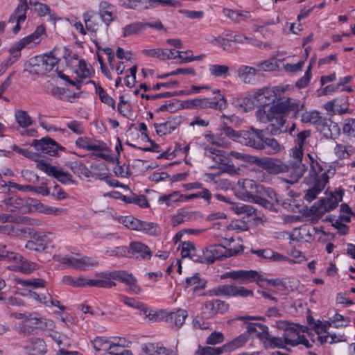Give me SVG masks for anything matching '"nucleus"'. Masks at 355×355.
I'll return each instance as SVG.
<instances>
[{
    "label": "nucleus",
    "mask_w": 355,
    "mask_h": 355,
    "mask_svg": "<svg viewBox=\"0 0 355 355\" xmlns=\"http://www.w3.org/2000/svg\"><path fill=\"white\" fill-rule=\"evenodd\" d=\"M304 108V101L288 98L269 108V122L277 123V125L284 126L290 114L293 118L296 119L298 117L299 112Z\"/></svg>",
    "instance_id": "obj_2"
},
{
    "label": "nucleus",
    "mask_w": 355,
    "mask_h": 355,
    "mask_svg": "<svg viewBox=\"0 0 355 355\" xmlns=\"http://www.w3.org/2000/svg\"><path fill=\"white\" fill-rule=\"evenodd\" d=\"M0 257H1V260L12 263H14L15 261H20L21 259V255L14 252L8 251L5 248L0 249Z\"/></svg>",
    "instance_id": "obj_56"
},
{
    "label": "nucleus",
    "mask_w": 355,
    "mask_h": 355,
    "mask_svg": "<svg viewBox=\"0 0 355 355\" xmlns=\"http://www.w3.org/2000/svg\"><path fill=\"white\" fill-rule=\"evenodd\" d=\"M292 159L288 161L290 168L292 170V182H297L306 171V166L302 164L303 148L295 146L291 150Z\"/></svg>",
    "instance_id": "obj_9"
},
{
    "label": "nucleus",
    "mask_w": 355,
    "mask_h": 355,
    "mask_svg": "<svg viewBox=\"0 0 355 355\" xmlns=\"http://www.w3.org/2000/svg\"><path fill=\"white\" fill-rule=\"evenodd\" d=\"M44 61V67L45 73L51 71L58 64L60 59L55 57V51H51L49 53L38 55Z\"/></svg>",
    "instance_id": "obj_37"
},
{
    "label": "nucleus",
    "mask_w": 355,
    "mask_h": 355,
    "mask_svg": "<svg viewBox=\"0 0 355 355\" xmlns=\"http://www.w3.org/2000/svg\"><path fill=\"white\" fill-rule=\"evenodd\" d=\"M76 56V60L78 61V68L75 70L78 76L80 78H87L91 76L90 69L87 67L86 62L82 60H78Z\"/></svg>",
    "instance_id": "obj_51"
},
{
    "label": "nucleus",
    "mask_w": 355,
    "mask_h": 355,
    "mask_svg": "<svg viewBox=\"0 0 355 355\" xmlns=\"http://www.w3.org/2000/svg\"><path fill=\"white\" fill-rule=\"evenodd\" d=\"M71 168L74 173L78 175H84L87 178L94 176L92 172L89 171L86 166L80 162L76 161L71 163Z\"/></svg>",
    "instance_id": "obj_46"
},
{
    "label": "nucleus",
    "mask_w": 355,
    "mask_h": 355,
    "mask_svg": "<svg viewBox=\"0 0 355 355\" xmlns=\"http://www.w3.org/2000/svg\"><path fill=\"white\" fill-rule=\"evenodd\" d=\"M260 184H257L254 180H245L243 182L242 195L247 200L252 202L254 197L256 196L258 186Z\"/></svg>",
    "instance_id": "obj_28"
},
{
    "label": "nucleus",
    "mask_w": 355,
    "mask_h": 355,
    "mask_svg": "<svg viewBox=\"0 0 355 355\" xmlns=\"http://www.w3.org/2000/svg\"><path fill=\"white\" fill-rule=\"evenodd\" d=\"M254 66L257 68L258 73L261 71H275L278 68L277 62L275 58L256 62L254 63Z\"/></svg>",
    "instance_id": "obj_35"
},
{
    "label": "nucleus",
    "mask_w": 355,
    "mask_h": 355,
    "mask_svg": "<svg viewBox=\"0 0 355 355\" xmlns=\"http://www.w3.org/2000/svg\"><path fill=\"white\" fill-rule=\"evenodd\" d=\"M205 98L187 100L182 102L183 108L187 109H205Z\"/></svg>",
    "instance_id": "obj_48"
},
{
    "label": "nucleus",
    "mask_w": 355,
    "mask_h": 355,
    "mask_svg": "<svg viewBox=\"0 0 355 355\" xmlns=\"http://www.w3.org/2000/svg\"><path fill=\"white\" fill-rule=\"evenodd\" d=\"M62 282L67 285L73 287H85L84 277L74 278L69 275H65L62 277Z\"/></svg>",
    "instance_id": "obj_59"
},
{
    "label": "nucleus",
    "mask_w": 355,
    "mask_h": 355,
    "mask_svg": "<svg viewBox=\"0 0 355 355\" xmlns=\"http://www.w3.org/2000/svg\"><path fill=\"white\" fill-rule=\"evenodd\" d=\"M225 241L229 248L222 244H213L202 251L205 263L211 264L217 260L237 255L243 250V246L240 243L241 238L231 237L230 239H225Z\"/></svg>",
    "instance_id": "obj_1"
},
{
    "label": "nucleus",
    "mask_w": 355,
    "mask_h": 355,
    "mask_svg": "<svg viewBox=\"0 0 355 355\" xmlns=\"http://www.w3.org/2000/svg\"><path fill=\"white\" fill-rule=\"evenodd\" d=\"M252 98L257 101L259 106L268 105L270 102L274 101L271 89L268 88L258 89L253 93Z\"/></svg>",
    "instance_id": "obj_25"
},
{
    "label": "nucleus",
    "mask_w": 355,
    "mask_h": 355,
    "mask_svg": "<svg viewBox=\"0 0 355 355\" xmlns=\"http://www.w3.org/2000/svg\"><path fill=\"white\" fill-rule=\"evenodd\" d=\"M343 192L342 191H335L331 193L330 197L321 198L317 202L316 209L319 214H324L334 209L338 202L343 200Z\"/></svg>",
    "instance_id": "obj_14"
},
{
    "label": "nucleus",
    "mask_w": 355,
    "mask_h": 355,
    "mask_svg": "<svg viewBox=\"0 0 355 355\" xmlns=\"http://www.w3.org/2000/svg\"><path fill=\"white\" fill-rule=\"evenodd\" d=\"M143 355H176L159 343H147L142 346Z\"/></svg>",
    "instance_id": "obj_22"
},
{
    "label": "nucleus",
    "mask_w": 355,
    "mask_h": 355,
    "mask_svg": "<svg viewBox=\"0 0 355 355\" xmlns=\"http://www.w3.org/2000/svg\"><path fill=\"white\" fill-rule=\"evenodd\" d=\"M129 250L130 251L131 257L136 255L137 257L139 256L143 259H150L151 257V251L150 248L141 242H131Z\"/></svg>",
    "instance_id": "obj_24"
},
{
    "label": "nucleus",
    "mask_w": 355,
    "mask_h": 355,
    "mask_svg": "<svg viewBox=\"0 0 355 355\" xmlns=\"http://www.w3.org/2000/svg\"><path fill=\"white\" fill-rule=\"evenodd\" d=\"M235 285L225 284L218 286L214 289L216 295H225L228 297H234Z\"/></svg>",
    "instance_id": "obj_55"
},
{
    "label": "nucleus",
    "mask_w": 355,
    "mask_h": 355,
    "mask_svg": "<svg viewBox=\"0 0 355 355\" xmlns=\"http://www.w3.org/2000/svg\"><path fill=\"white\" fill-rule=\"evenodd\" d=\"M141 53L147 56L152 58H157L162 60H165V51L164 49H144Z\"/></svg>",
    "instance_id": "obj_62"
},
{
    "label": "nucleus",
    "mask_w": 355,
    "mask_h": 355,
    "mask_svg": "<svg viewBox=\"0 0 355 355\" xmlns=\"http://www.w3.org/2000/svg\"><path fill=\"white\" fill-rule=\"evenodd\" d=\"M264 130L250 127L248 130H241L239 143L255 149L263 150Z\"/></svg>",
    "instance_id": "obj_7"
},
{
    "label": "nucleus",
    "mask_w": 355,
    "mask_h": 355,
    "mask_svg": "<svg viewBox=\"0 0 355 355\" xmlns=\"http://www.w3.org/2000/svg\"><path fill=\"white\" fill-rule=\"evenodd\" d=\"M32 236L35 240L28 241L25 245L26 249L42 252L49 248V245L51 242L46 235L35 232L33 233Z\"/></svg>",
    "instance_id": "obj_17"
},
{
    "label": "nucleus",
    "mask_w": 355,
    "mask_h": 355,
    "mask_svg": "<svg viewBox=\"0 0 355 355\" xmlns=\"http://www.w3.org/2000/svg\"><path fill=\"white\" fill-rule=\"evenodd\" d=\"M31 146L35 147L36 150L50 156H56L58 154V150H63L64 147L60 146L53 139L46 137L40 140L33 139Z\"/></svg>",
    "instance_id": "obj_10"
},
{
    "label": "nucleus",
    "mask_w": 355,
    "mask_h": 355,
    "mask_svg": "<svg viewBox=\"0 0 355 355\" xmlns=\"http://www.w3.org/2000/svg\"><path fill=\"white\" fill-rule=\"evenodd\" d=\"M29 355H44L46 352V345L44 340L33 338L24 347Z\"/></svg>",
    "instance_id": "obj_18"
},
{
    "label": "nucleus",
    "mask_w": 355,
    "mask_h": 355,
    "mask_svg": "<svg viewBox=\"0 0 355 355\" xmlns=\"http://www.w3.org/2000/svg\"><path fill=\"white\" fill-rule=\"evenodd\" d=\"M343 132L344 134L355 137V119L349 118L345 120Z\"/></svg>",
    "instance_id": "obj_61"
},
{
    "label": "nucleus",
    "mask_w": 355,
    "mask_h": 355,
    "mask_svg": "<svg viewBox=\"0 0 355 355\" xmlns=\"http://www.w3.org/2000/svg\"><path fill=\"white\" fill-rule=\"evenodd\" d=\"M205 155L211 158L220 166L229 161L228 157L224 155V151L213 147L207 146L205 148Z\"/></svg>",
    "instance_id": "obj_27"
},
{
    "label": "nucleus",
    "mask_w": 355,
    "mask_h": 355,
    "mask_svg": "<svg viewBox=\"0 0 355 355\" xmlns=\"http://www.w3.org/2000/svg\"><path fill=\"white\" fill-rule=\"evenodd\" d=\"M224 277L234 279L240 284L256 282L259 286H261V282L265 280L257 271L253 270L230 271L224 274Z\"/></svg>",
    "instance_id": "obj_8"
},
{
    "label": "nucleus",
    "mask_w": 355,
    "mask_h": 355,
    "mask_svg": "<svg viewBox=\"0 0 355 355\" xmlns=\"http://www.w3.org/2000/svg\"><path fill=\"white\" fill-rule=\"evenodd\" d=\"M219 89H216L214 94H219L218 97L214 98H205V109L212 108L218 110H223L227 107V101L220 94Z\"/></svg>",
    "instance_id": "obj_23"
},
{
    "label": "nucleus",
    "mask_w": 355,
    "mask_h": 355,
    "mask_svg": "<svg viewBox=\"0 0 355 355\" xmlns=\"http://www.w3.org/2000/svg\"><path fill=\"white\" fill-rule=\"evenodd\" d=\"M53 259L60 262L62 264L80 270H88L91 268L96 267L98 265V262L94 258L86 256L67 255L65 257H60L55 255L53 256Z\"/></svg>",
    "instance_id": "obj_5"
},
{
    "label": "nucleus",
    "mask_w": 355,
    "mask_h": 355,
    "mask_svg": "<svg viewBox=\"0 0 355 355\" xmlns=\"http://www.w3.org/2000/svg\"><path fill=\"white\" fill-rule=\"evenodd\" d=\"M36 167L48 175L56 178L61 183L65 184L71 180V175L69 173L64 172L62 169H58L55 166H51L44 162L37 163Z\"/></svg>",
    "instance_id": "obj_15"
},
{
    "label": "nucleus",
    "mask_w": 355,
    "mask_h": 355,
    "mask_svg": "<svg viewBox=\"0 0 355 355\" xmlns=\"http://www.w3.org/2000/svg\"><path fill=\"white\" fill-rule=\"evenodd\" d=\"M119 300L126 304L128 306L141 311L147 314L148 307L141 302L137 301L135 298H131L123 295H119Z\"/></svg>",
    "instance_id": "obj_36"
},
{
    "label": "nucleus",
    "mask_w": 355,
    "mask_h": 355,
    "mask_svg": "<svg viewBox=\"0 0 355 355\" xmlns=\"http://www.w3.org/2000/svg\"><path fill=\"white\" fill-rule=\"evenodd\" d=\"M277 325L278 328L284 329L282 336L287 345L295 347L299 345V342H297L300 336L297 330L298 324H289L286 321H279Z\"/></svg>",
    "instance_id": "obj_12"
},
{
    "label": "nucleus",
    "mask_w": 355,
    "mask_h": 355,
    "mask_svg": "<svg viewBox=\"0 0 355 355\" xmlns=\"http://www.w3.org/2000/svg\"><path fill=\"white\" fill-rule=\"evenodd\" d=\"M190 286H193V292H196L205 288L206 281L201 279L198 273H196L192 277H187L185 280V288Z\"/></svg>",
    "instance_id": "obj_33"
},
{
    "label": "nucleus",
    "mask_w": 355,
    "mask_h": 355,
    "mask_svg": "<svg viewBox=\"0 0 355 355\" xmlns=\"http://www.w3.org/2000/svg\"><path fill=\"white\" fill-rule=\"evenodd\" d=\"M252 202L263 205L269 210L274 209L275 202L277 205H282L284 207H286L288 205L272 188L265 187L262 184L258 186L256 196L254 197Z\"/></svg>",
    "instance_id": "obj_4"
},
{
    "label": "nucleus",
    "mask_w": 355,
    "mask_h": 355,
    "mask_svg": "<svg viewBox=\"0 0 355 355\" xmlns=\"http://www.w3.org/2000/svg\"><path fill=\"white\" fill-rule=\"evenodd\" d=\"M15 118L17 123L22 128H28L33 123V120L25 110H17L15 113Z\"/></svg>",
    "instance_id": "obj_38"
},
{
    "label": "nucleus",
    "mask_w": 355,
    "mask_h": 355,
    "mask_svg": "<svg viewBox=\"0 0 355 355\" xmlns=\"http://www.w3.org/2000/svg\"><path fill=\"white\" fill-rule=\"evenodd\" d=\"M35 264L25 259L22 256L20 261H15V262L8 266L10 270H19L23 273L28 274L35 269Z\"/></svg>",
    "instance_id": "obj_30"
},
{
    "label": "nucleus",
    "mask_w": 355,
    "mask_h": 355,
    "mask_svg": "<svg viewBox=\"0 0 355 355\" xmlns=\"http://www.w3.org/2000/svg\"><path fill=\"white\" fill-rule=\"evenodd\" d=\"M24 71L33 75L46 74L44 67V61L42 58L38 55L31 58L25 64Z\"/></svg>",
    "instance_id": "obj_21"
},
{
    "label": "nucleus",
    "mask_w": 355,
    "mask_h": 355,
    "mask_svg": "<svg viewBox=\"0 0 355 355\" xmlns=\"http://www.w3.org/2000/svg\"><path fill=\"white\" fill-rule=\"evenodd\" d=\"M223 13L225 17L236 23H240L241 21H244L250 17V14L248 11L239 12L228 8H224Z\"/></svg>",
    "instance_id": "obj_32"
},
{
    "label": "nucleus",
    "mask_w": 355,
    "mask_h": 355,
    "mask_svg": "<svg viewBox=\"0 0 355 355\" xmlns=\"http://www.w3.org/2000/svg\"><path fill=\"white\" fill-rule=\"evenodd\" d=\"M106 254L108 256H114V257H130V251L129 248L126 246H119L116 247L114 250H106Z\"/></svg>",
    "instance_id": "obj_60"
},
{
    "label": "nucleus",
    "mask_w": 355,
    "mask_h": 355,
    "mask_svg": "<svg viewBox=\"0 0 355 355\" xmlns=\"http://www.w3.org/2000/svg\"><path fill=\"white\" fill-rule=\"evenodd\" d=\"M221 130V135H224L229 138L236 141L239 143V139L241 137V130L240 132H237L234 130L231 127L227 125L225 123L223 125V126L220 128Z\"/></svg>",
    "instance_id": "obj_54"
},
{
    "label": "nucleus",
    "mask_w": 355,
    "mask_h": 355,
    "mask_svg": "<svg viewBox=\"0 0 355 355\" xmlns=\"http://www.w3.org/2000/svg\"><path fill=\"white\" fill-rule=\"evenodd\" d=\"M25 7L26 6L18 5L8 19L9 24L16 22V25L12 28L14 34H17L20 31V24L26 20L27 11L26 10Z\"/></svg>",
    "instance_id": "obj_20"
},
{
    "label": "nucleus",
    "mask_w": 355,
    "mask_h": 355,
    "mask_svg": "<svg viewBox=\"0 0 355 355\" xmlns=\"http://www.w3.org/2000/svg\"><path fill=\"white\" fill-rule=\"evenodd\" d=\"M258 74L257 68L248 65H241L237 69V75L239 79L245 84H252L255 81V77Z\"/></svg>",
    "instance_id": "obj_19"
},
{
    "label": "nucleus",
    "mask_w": 355,
    "mask_h": 355,
    "mask_svg": "<svg viewBox=\"0 0 355 355\" xmlns=\"http://www.w3.org/2000/svg\"><path fill=\"white\" fill-rule=\"evenodd\" d=\"M29 205L31 207L33 208L36 211L43 213L45 214H55L59 215L62 212V209L58 208H53L44 205L37 199H31Z\"/></svg>",
    "instance_id": "obj_31"
},
{
    "label": "nucleus",
    "mask_w": 355,
    "mask_h": 355,
    "mask_svg": "<svg viewBox=\"0 0 355 355\" xmlns=\"http://www.w3.org/2000/svg\"><path fill=\"white\" fill-rule=\"evenodd\" d=\"M257 164L272 173H290L291 182H292V170L289 164H286L280 160H272L270 158L257 159Z\"/></svg>",
    "instance_id": "obj_13"
},
{
    "label": "nucleus",
    "mask_w": 355,
    "mask_h": 355,
    "mask_svg": "<svg viewBox=\"0 0 355 355\" xmlns=\"http://www.w3.org/2000/svg\"><path fill=\"white\" fill-rule=\"evenodd\" d=\"M3 202L10 211H15L23 205V200L14 196L3 199Z\"/></svg>",
    "instance_id": "obj_47"
},
{
    "label": "nucleus",
    "mask_w": 355,
    "mask_h": 355,
    "mask_svg": "<svg viewBox=\"0 0 355 355\" xmlns=\"http://www.w3.org/2000/svg\"><path fill=\"white\" fill-rule=\"evenodd\" d=\"M108 275L111 279L125 284L128 286L127 290L128 292H132L135 294L141 293V289L137 284V280L132 274L128 273L125 270H112L108 272Z\"/></svg>",
    "instance_id": "obj_11"
},
{
    "label": "nucleus",
    "mask_w": 355,
    "mask_h": 355,
    "mask_svg": "<svg viewBox=\"0 0 355 355\" xmlns=\"http://www.w3.org/2000/svg\"><path fill=\"white\" fill-rule=\"evenodd\" d=\"M304 182L310 186L304 198L308 202H311L324 189L325 185L329 182V176L325 172L319 176L315 170L312 168L309 171V175L304 178Z\"/></svg>",
    "instance_id": "obj_3"
},
{
    "label": "nucleus",
    "mask_w": 355,
    "mask_h": 355,
    "mask_svg": "<svg viewBox=\"0 0 355 355\" xmlns=\"http://www.w3.org/2000/svg\"><path fill=\"white\" fill-rule=\"evenodd\" d=\"M123 200L126 203H134L141 207H148L149 204L145 196H123Z\"/></svg>",
    "instance_id": "obj_49"
},
{
    "label": "nucleus",
    "mask_w": 355,
    "mask_h": 355,
    "mask_svg": "<svg viewBox=\"0 0 355 355\" xmlns=\"http://www.w3.org/2000/svg\"><path fill=\"white\" fill-rule=\"evenodd\" d=\"M141 220L132 216L125 217L122 220V223L128 229L132 230L139 231L140 228Z\"/></svg>",
    "instance_id": "obj_57"
},
{
    "label": "nucleus",
    "mask_w": 355,
    "mask_h": 355,
    "mask_svg": "<svg viewBox=\"0 0 355 355\" xmlns=\"http://www.w3.org/2000/svg\"><path fill=\"white\" fill-rule=\"evenodd\" d=\"M317 129L327 139H335L340 132L338 123L327 119L320 121Z\"/></svg>",
    "instance_id": "obj_16"
},
{
    "label": "nucleus",
    "mask_w": 355,
    "mask_h": 355,
    "mask_svg": "<svg viewBox=\"0 0 355 355\" xmlns=\"http://www.w3.org/2000/svg\"><path fill=\"white\" fill-rule=\"evenodd\" d=\"M17 282L23 286L31 287L33 288H37L45 286V281L42 279H19Z\"/></svg>",
    "instance_id": "obj_52"
},
{
    "label": "nucleus",
    "mask_w": 355,
    "mask_h": 355,
    "mask_svg": "<svg viewBox=\"0 0 355 355\" xmlns=\"http://www.w3.org/2000/svg\"><path fill=\"white\" fill-rule=\"evenodd\" d=\"M84 21L87 31L96 32L98 30V24L96 23L94 16L90 15L89 12H87L84 15Z\"/></svg>",
    "instance_id": "obj_63"
},
{
    "label": "nucleus",
    "mask_w": 355,
    "mask_h": 355,
    "mask_svg": "<svg viewBox=\"0 0 355 355\" xmlns=\"http://www.w3.org/2000/svg\"><path fill=\"white\" fill-rule=\"evenodd\" d=\"M149 6L155 8L158 6H161L163 7L170 6V7H179L181 3L178 1L175 0H149Z\"/></svg>",
    "instance_id": "obj_58"
},
{
    "label": "nucleus",
    "mask_w": 355,
    "mask_h": 355,
    "mask_svg": "<svg viewBox=\"0 0 355 355\" xmlns=\"http://www.w3.org/2000/svg\"><path fill=\"white\" fill-rule=\"evenodd\" d=\"M45 33L43 25L38 26L35 31L31 35L21 39L10 49V53L15 62L20 57L21 50L28 45L33 43L37 44L41 41L40 36Z\"/></svg>",
    "instance_id": "obj_6"
},
{
    "label": "nucleus",
    "mask_w": 355,
    "mask_h": 355,
    "mask_svg": "<svg viewBox=\"0 0 355 355\" xmlns=\"http://www.w3.org/2000/svg\"><path fill=\"white\" fill-rule=\"evenodd\" d=\"M283 147L274 138H268L265 136L263 139V150L268 149L270 154L280 152Z\"/></svg>",
    "instance_id": "obj_43"
},
{
    "label": "nucleus",
    "mask_w": 355,
    "mask_h": 355,
    "mask_svg": "<svg viewBox=\"0 0 355 355\" xmlns=\"http://www.w3.org/2000/svg\"><path fill=\"white\" fill-rule=\"evenodd\" d=\"M139 231L153 236H157L161 234V229L157 223L142 220Z\"/></svg>",
    "instance_id": "obj_34"
},
{
    "label": "nucleus",
    "mask_w": 355,
    "mask_h": 355,
    "mask_svg": "<svg viewBox=\"0 0 355 355\" xmlns=\"http://www.w3.org/2000/svg\"><path fill=\"white\" fill-rule=\"evenodd\" d=\"M321 121L320 113L318 111L304 112L301 114V121L306 123H312L318 125Z\"/></svg>",
    "instance_id": "obj_44"
},
{
    "label": "nucleus",
    "mask_w": 355,
    "mask_h": 355,
    "mask_svg": "<svg viewBox=\"0 0 355 355\" xmlns=\"http://www.w3.org/2000/svg\"><path fill=\"white\" fill-rule=\"evenodd\" d=\"M96 92L99 96L101 102L110 106L113 110H115L116 105L114 100L107 94L103 87L101 86L96 87Z\"/></svg>",
    "instance_id": "obj_50"
},
{
    "label": "nucleus",
    "mask_w": 355,
    "mask_h": 355,
    "mask_svg": "<svg viewBox=\"0 0 355 355\" xmlns=\"http://www.w3.org/2000/svg\"><path fill=\"white\" fill-rule=\"evenodd\" d=\"M143 30H144V25H143V22L132 23L126 25L123 28V36L128 37L132 35H137Z\"/></svg>",
    "instance_id": "obj_41"
},
{
    "label": "nucleus",
    "mask_w": 355,
    "mask_h": 355,
    "mask_svg": "<svg viewBox=\"0 0 355 355\" xmlns=\"http://www.w3.org/2000/svg\"><path fill=\"white\" fill-rule=\"evenodd\" d=\"M229 67L224 64H210L209 71L215 77H225L229 73Z\"/></svg>",
    "instance_id": "obj_45"
},
{
    "label": "nucleus",
    "mask_w": 355,
    "mask_h": 355,
    "mask_svg": "<svg viewBox=\"0 0 355 355\" xmlns=\"http://www.w3.org/2000/svg\"><path fill=\"white\" fill-rule=\"evenodd\" d=\"M94 349L97 352L99 351H108L112 352V343H110L107 339L101 337L96 338L92 342Z\"/></svg>",
    "instance_id": "obj_42"
},
{
    "label": "nucleus",
    "mask_w": 355,
    "mask_h": 355,
    "mask_svg": "<svg viewBox=\"0 0 355 355\" xmlns=\"http://www.w3.org/2000/svg\"><path fill=\"white\" fill-rule=\"evenodd\" d=\"M248 339V333H243L232 340L227 345H225L224 347L230 351L237 349L243 347Z\"/></svg>",
    "instance_id": "obj_40"
},
{
    "label": "nucleus",
    "mask_w": 355,
    "mask_h": 355,
    "mask_svg": "<svg viewBox=\"0 0 355 355\" xmlns=\"http://www.w3.org/2000/svg\"><path fill=\"white\" fill-rule=\"evenodd\" d=\"M198 352L200 355H220L223 349L220 347H199Z\"/></svg>",
    "instance_id": "obj_64"
},
{
    "label": "nucleus",
    "mask_w": 355,
    "mask_h": 355,
    "mask_svg": "<svg viewBox=\"0 0 355 355\" xmlns=\"http://www.w3.org/2000/svg\"><path fill=\"white\" fill-rule=\"evenodd\" d=\"M76 145L87 150L103 151L106 149L104 144L100 142H98V144L92 143L87 137H79L76 141Z\"/></svg>",
    "instance_id": "obj_29"
},
{
    "label": "nucleus",
    "mask_w": 355,
    "mask_h": 355,
    "mask_svg": "<svg viewBox=\"0 0 355 355\" xmlns=\"http://www.w3.org/2000/svg\"><path fill=\"white\" fill-rule=\"evenodd\" d=\"M265 338L268 341L270 347L285 348L287 345L284 337H275L268 334V331L265 334Z\"/></svg>",
    "instance_id": "obj_53"
},
{
    "label": "nucleus",
    "mask_w": 355,
    "mask_h": 355,
    "mask_svg": "<svg viewBox=\"0 0 355 355\" xmlns=\"http://www.w3.org/2000/svg\"><path fill=\"white\" fill-rule=\"evenodd\" d=\"M154 127L156 130V132L159 136L166 135L171 133L175 130V123L173 121H168L162 123H154Z\"/></svg>",
    "instance_id": "obj_39"
},
{
    "label": "nucleus",
    "mask_w": 355,
    "mask_h": 355,
    "mask_svg": "<svg viewBox=\"0 0 355 355\" xmlns=\"http://www.w3.org/2000/svg\"><path fill=\"white\" fill-rule=\"evenodd\" d=\"M188 317V313L186 310L178 309L175 312H166V320L174 324L175 329L180 328L184 322L185 319Z\"/></svg>",
    "instance_id": "obj_26"
}]
</instances>
